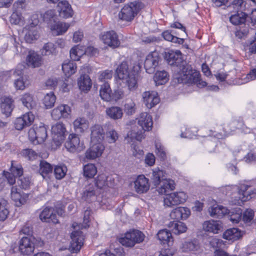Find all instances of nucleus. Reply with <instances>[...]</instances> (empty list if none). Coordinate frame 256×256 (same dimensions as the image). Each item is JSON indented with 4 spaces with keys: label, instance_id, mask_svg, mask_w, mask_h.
<instances>
[{
    "label": "nucleus",
    "instance_id": "obj_1",
    "mask_svg": "<svg viewBox=\"0 0 256 256\" xmlns=\"http://www.w3.org/2000/svg\"><path fill=\"white\" fill-rule=\"evenodd\" d=\"M138 124L140 127V130H137L133 128L127 134L128 142L129 140L132 142L134 140L141 141L144 138V131H149L152 130L153 122L152 117L148 112H142L138 118H137Z\"/></svg>",
    "mask_w": 256,
    "mask_h": 256
},
{
    "label": "nucleus",
    "instance_id": "obj_2",
    "mask_svg": "<svg viewBox=\"0 0 256 256\" xmlns=\"http://www.w3.org/2000/svg\"><path fill=\"white\" fill-rule=\"evenodd\" d=\"M174 79L178 83L196 84L199 88L206 86V82L200 79V74L192 70L190 66H184L179 74H176Z\"/></svg>",
    "mask_w": 256,
    "mask_h": 256
},
{
    "label": "nucleus",
    "instance_id": "obj_3",
    "mask_svg": "<svg viewBox=\"0 0 256 256\" xmlns=\"http://www.w3.org/2000/svg\"><path fill=\"white\" fill-rule=\"evenodd\" d=\"M116 74L118 79L128 87L129 90H134L137 87L136 75L130 72L126 62H123L118 66Z\"/></svg>",
    "mask_w": 256,
    "mask_h": 256
},
{
    "label": "nucleus",
    "instance_id": "obj_4",
    "mask_svg": "<svg viewBox=\"0 0 256 256\" xmlns=\"http://www.w3.org/2000/svg\"><path fill=\"white\" fill-rule=\"evenodd\" d=\"M43 244L40 238L24 236L19 242L18 250L23 255L28 256L34 252L35 247L42 246Z\"/></svg>",
    "mask_w": 256,
    "mask_h": 256
},
{
    "label": "nucleus",
    "instance_id": "obj_5",
    "mask_svg": "<svg viewBox=\"0 0 256 256\" xmlns=\"http://www.w3.org/2000/svg\"><path fill=\"white\" fill-rule=\"evenodd\" d=\"M144 7L143 4L138 1H134L125 4L118 14L120 19L130 22L134 19L140 10Z\"/></svg>",
    "mask_w": 256,
    "mask_h": 256
},
{
    "label": "nucleus",
    "instance_id": "obj_6",
    "mask_svg": "<svg viewBox=\"0 0 256 256\" xmlns=\"http://www.w3.org/2000/svg\"><path fill=\"white\" fill-rule=\"evenodd\" d=\"M144 234L138 230L128 232L124 236L118 238V242L126 247L132 248L136 244L142 242L144 239Z\"/></svg>",
    "mask_w": 256,
    "mask_h": 256
},
{
    "label": "nucleus",
    "instance_id": "obj_7",
    "mask_svg": "<svg viewBox=\"0 0 256 256\" xmlns=\"http://www.w3.org/2000/svg\"><path fill=\"white\" fill-rule=\"evenodd\" d=\"M47 136L46 128L42 123L39 126L34 125L28 131L29 139L34 144L44 142Z\"/></svg>",
    "mask_w": 256,
    "mask_h": 256
},
{
    "label": "nucleus",
    "instance_id": "obj_8",
    "mask_svg": "<svg viewBox=\"0 0 256 256\" xmlns=\"http://www.w3.org/2000/svg\"><path fill=\"white\" fill-rule=\"evenodd\" d=\"M238 199L234 202L235 204H240L242 202H246L256 196V188L250 186L242 184L238 192Z\"/></svg>",
    "mask_w": 256,
    "mask_h": 256
},
{
    "label": "nucleus",
    "instance_id": "obj_9",
    "mask_svg": "<svg viewBox=\"0 0 256 256\" xmlns=\"http://www.w3.org/2000/svg\"><path fill=\"white\" fill-rule=\"evenodd\" d=\"M100 38L104 44L112 48L118 47L120 44L118 34L114 30L101 33L100 35Z\"/></svg>",
    "mask_w": 256,
    "mask_h": 256
},
{
    "label": "nucleus",
    "instance_id": "obj_10",
    "mask_svg": "<svg viewBox=\"0 0 256 256\" xmlns=\"http://www.w3.org/2000/svg\"><path fill=\"white\" fill-rule=\"evenodd\" d=\"M160 57L158 52L154 51L148 54L145 60L144 66L146 72L154 73L158 66Z\"/></svg>",
    "mask_w": 256,
    "mask_h": 256
},
{
    "label": "nucleus",
    "instance_id": "obj_11",
    "mask_svg": "<svg viewBox=\"0 0 256 256\" xmlns=\"http://www.w3.org/2000/svg\"><path fill=\"white\" fill-rule=\"evenodd\" d=\"M187 198L186 194L183 192L171 193L164 199V205L172 206L184 202Z\"/></svg>",
    "mask_w": 256,
    "mask_h": 256
},
{
    "label": "nucleus",
    "instance_id": "obj_12",
    "mask_svg": "<svg viewBox=\"0 0 256 256\" xmlns=\"http://www.w3.org/2000/svg\"><path fill=\"white\" fill-rule=\"evenodd\" d=\"M65 146L71 152H78L84 148V144L80 142V138L75 134H70L65 143Z\"/></svg>",
    "mask_w": 256,
    "mask_h": 256
},
{
    "label": "nucleus",
    "instance_id": "obj_13",
    "mask_svg": "<svg viewBox=\"0 0 256 256\" xmlns=\"http://www.w3.org/2000/svg\"><path fill=\"white\" fill-rule=\"evenodd\" d=\"M52 139L56 144H60L66 136V129L62 122H58L52 128Z\"/></svg>",
    "mask_w": 256,
    "mask_h": 256
},
{
    "label": "nucleus",
    "instance_id": "obj_14",
    "mask_svg": "<svg viewBox=\"0 0 256 256\" xmlns=\"http://www.w3.org/2000/svg\"><path fill=\"white\" fill-rule=\"evenodd\" d=\"M91 144V146L85 152V156L87 159L94 160L102 154L104 147L102 142Z\"/></svg>",
    "mask_w": 256,
    "mask_h": 256
},
{
    "label": "nucleus",
    "instance_id": "obj_15",
    "mask_svg": "<svg viewBox=\"0 0 256 256\" xmlns=\"http://www.w3.org/2000/svg\"><path fill=\"white\" fill-rule=\"evenodd\" d=\"M34 120V116L32 112H28L22 116L18 118L14 121L15 128L22 130L24 128L32 124Z\"/></svg>",
    "mask_w": 256,
    "mask_h": 256
},
{
    "label": "nucleus",
    "instance_id": "obj_16",
    "mask_svg": "<svg viewBox=\"0 0 256 256\" xmlns=\"http://www.w3.org/2000/svg\"><path fill=\"white\" fill-rule=\"evenodd\" d=\"M71 112V108L68 105L62 104L54 108L51 112L52 118L54 120L68 118Z\"/></svg>",
    "mask_w": 256,
    "mask_h": 256
},
{
    "label": "nucleus",
    "instance_id": "obj_17",
    "mask_svg": "<svg viewBox=\"0 0 256 256\" xmlns=\"http://www.w3.org/2000/svg\"><path fill=\"white\" fill-rule=\"evenodd\" d=\"M72 240L70 242V248L74 252H78L83 244L84 236L80 230H76L72 232L70 234Z\"/></svg>",
    "mask_w": 256,
    "mask_h": 256
},
{
    "label": "nucleus",
    "instance_id": "obj_18",
    "mask_svg": "<svg viewBox=\"0 0 256 256\" xmlns=\"http://www.w3.org/2000/svg\"><path fill=\"white\" fill-rule=\"evenodd\" d=\"M10 194L11 198L15 202L16 206L24 204L28 196V194L22 192L21 190L16 186H12Z\"/></svg>",
    "mask_w": 256,
    "mask_h": 256
},
{
    "label": "nucleus",
    "instance_id": "obj_19",
    "mask_svg": "<svg viewBox=\"0 0 256 256\" xmlns=\"http://www.w3.org/2000/svg\"><path fill=\"white\" fill-rule=\"evenodd\" d=\"M150 186L148 179L144 175L138 176L134 182V190L139 194L147 192Z\"/></svg>",
    "mask_w": 256,
    "mask_h": 256
},
{
    "label": "nucleus",
    "instance_id": "obj_20",
    "mask_svg": "<svg viewBox=\"0 0 256 256\" xmlns=\"http://www.w3.org/2000/svg\"><path fill=\"white\" fill-rule=\"evenodd\" d=\"M91 143L102 142L104 138L105 132L102 126L99 124H95L90 128Z\"/></svg>",
    "mask_w": 256,
    "mask_h": 256
},
{
    "label": "nucleus",
    "instance_id": "obj_21",
    "mask_svg": "<svg viewBox=\"0 0 256 256\" xmlns=\"http://www.w3.org/2000/svg\"><path fill=\"white\" fill-rule=\"evenodd\" d=\"M164 58L168 63L172 66L178 67L182 62V54L180 50L166 52Z\"/></svg>",
    "mask_w": 256,
    "mask_h": 256
},
{
    "label": "nucleus",
    "instance_id": "obj_22",
    "mask_svg": "<svg viewBox=\"0 0 256 256\" xmlns=\"http://www.w3.org/2000/svg\"><path fill=\"white\" fill-rule=\"evenodd\" d=\"M142 98L144 102L148 108H152L160 102L157 93L154 91L144 92L142 94Z\"/></svg>",
    "mask_w": 256,
    "mask_h": 256
},
{
    "label": "nucleus",
    "instance_id": "obj_23",
    "mask_svg": "<svg viewBox=\"0 0 256 256\" xmlns=\"http://www.w3.org/2000/svg\"><path fill=\"white\" fill-rule=\"evenodd\" d=\"M58 8L60 17L67 18L72 16L73 10L68 1L62 0L59 2L58 4Z\"/></svg>",
    "mask_w": 256,
    "mask_h": 256
},
{
    "label": "nucleus",
    "instance_id": "obj_24",
    "mask_svg": "<svg viewBox=\"0 0 256 256\" xmlns=\"http://www.w3.org/2000/svg\"><path fill=\"white\" fill-rule=\"evenodd\" d=\"M26 62L28 66L35 68L42 65V60L40 54L34 51H30L26 56Z\"/></svg>",
    "mask_w": 256,
    "mask_h": 256
},
{
    "label": "nucleus",
    "instance_id": "obj_25",
    "mask_svg": "<svg viewBox=\"0 0 256 256\" xmlns=\"http://www.w3.org/2000/svg\"><path fill=\"white\" fill-rule=\"evenodd\" d=\"M54 210L52 208H46L40 214V218L42 222L58 223L56 215L54 212Z\"/></svg>",
    "mask_w": 256,
    "mask_h": 256
},
{
    "label": "nucleus",
    "instance_id": "obj_26",
    "mask_svg": "<svg viewBox=\"0 0 256 256\" xmlns=\"http://www.w3.org/2000/svg\"><path fill=\"white\" fill-rule=\"evenodd\" d=\"M190 214V210L185 207H178L171 212L170 216L172 219L179 220L186 219Z\"/></svg>",
    "mask_w": 256,
    "mask_h": 256
},
{
    "label": "nucleus",
    "instance_id": "obj_27",
    "mask_svg": "<svg viewBox=\"0 0 256 256\" xmlns=\"http://www.w3.org/2000/svg\"><path fill=\"white\" fill-rule=\"evenodd\" d=\"M160 186L158 188V192L160 194L168 195V193L174 190L175 184L173 180L170 179H162L159 184Z\"/></svg>",
    "mask_w": 256,
    "mask_h": 256
},
{
    "label": "nucleus",
    "instance_id": "obj_28",
    "mask_svg": "<svg viewBox=\"0 0 256 256\" xmlns=\"http://www.w3.org/2000/svg\"><path fill=\"white\" fill-rule=\"evenodd\" d=\"M202 228L206 232L218 234L222 226L220 221L210 220L204 222L202 224Z\"/></svg>",
    "mask_w": 256,
    "mask_h": 256
},
{
    "label": "nucleus",
    "instance_id": "obj_29",
    "mask_svg": "<svg viewBox=\"0 0 256 256\" xmlns=\"http://www.w3.org/2000/svg\"><path fill=\"white\" fill-rule=\"evenodd\" d=\"M228 210L222 206L214 205L208 208L210 216L214 218H222L228 213Z\"/></svg>",
    "mask_w": 256,
    "mask_h": 256
},
{
    "label": "nucleus",
    "instance_id": "obj_30",
    "mask_svg": "<svg viewBox=\"0 0 256 256\" xmlns=\"http://www.w3.org/2000/svg\"><path fill=\"white\" fill-rule=\"evenodd\" d=\"M168 228L172 232L176 235L184 233L187 230L186 225L179 221L170 222L168 224Z\"/></svg>",
    "mask_w": 256,
    "mask_h": 256
},
{
    "label": "nucleus",
    "instance_id": "obj_31",
    "mask_svg": "<svg viewBox=\"0 0 256 256\" xmlns=\"http://www.w3.org/2000/svg\"><path fill=\"white\" fill-rule=\"evenodd\" d=\"M73 125L76 132L82 133L88 128L89 122L86 118L78 117L74 121Z\"/></svg>",
    "mask_w": 256,
    "mask_h": 256
},
{
    "label": "nucleus",
    "instance_id": "obj_32",
    "mask_svg": "<svg viewBox=\"0 0 256 256\" xmlns=\"http://www.w3.org/2000/svg\"><path fill=\"white\" fill-rule=\"evenodd\" d=\"M170 232V230L164 229L160 230L157 234L158 240L164 244H167L168 247L173 244V238Z\"/></svg>",
    "mask_w": 256,
    "mask_h": 256
},
{
    "label": "nucleus",
    "instance_id": "obj_33",
    "mask_svg": "<svg viewBox=\"0 0 256 256\" xmlns=\"http://www.w3.org/2000/svg\"><path fill=\"white\" fill-rule=\"evenodd\" d=\"M0 106L2 113L8 116L14 108L13 100L10 97L2 98Z\"/></svg>",
    "mask_w": 256,
    "mask_h": 256
},
{
    "label": "nucleus",
    "instance_id": "obj_34",
    "mask_svg": "<svg viewBox=\"0 0 256 256\" xmlns=\"http://www.w3.org/2000/svg\"><path fill=\"white\" fill-rule=\"evenodd\" d=\"M78 84L80 89L84 92L89 91L92 86V80L87 74L80 76L78 80Z\"/></svg>",
    "mask_w": 256,
    "mask_h": 256
},
{
    "label": "nucleus",
    "instance_id": "obj_35",
    "mask_svg": "<svg viewBox=\"0 0 256 256\" xmlns=\"http://www.w3.org/2000/svg\"><path fill=\"white\" fill-rule=\"evenodd\" d=\"M100 96L102 99L106 102L112 100V91L108 82H105L100 85Z\"/></svg>",
    "mask_w": 256,
    "mask_h": 256
},
{
    "label": "nucleus",
    "instance_id": "obj_36",
    "mask_svg": "<svg viewBox=\"0 0 256 256\" xmlns=\"http://www.w3.org/2000/svg\"><path fill=\"white\" fill-rule=\"evenodd\" d=\"M108 117L114 120L120 119L123 116V112L121 108L116 106L107 108L106 110Z\"/></svg>",
    "mask_w": 256,
    "mask_h": 256
},
{
    "label": "nucleus",
    "instance_id": "obj_37",
    "mask_svg": "<svg viewBox=\"0 0 256 256\" xmlns=\"http://www.w3.org/2000/svg\"><path fill=\"white\" fill-rule=\"evenodd\" d=\"M200 248V243L196 239L186 241L182 244V250L184 252H198Z\"/></svg>",
    "mask_w": 256,
    "mask_h": 256
},
{
    "label": "nucleus",
    "instance_id": "obj_38",
    "mask_svg": "<svg viewBox=\"0 0 256 256\" xmlns=\"http://www.w3.org/2000/svg\"><path fill=\"white\" fill-rule=\"evenodd\" d=\"M40 18L42 20L46 22L50 27L57 21V17L54 10H50L46 12L44 14H40Z\"/></svg>",
    "mask_w": 256,
    "mask_h": 256
},
{
    "label": "nucleus",
    "instance_id": "obj_39",
    "mask_svg": "<svg viewBox=\"0 0 256 256\" xmlns=\"http://www.w3.org/2000/svg\"><path fill=\"white\" fill-rule=\"evenodd\" d=\"M174 30H166L162 34V37L166 40L178 44H182L184 42V38H180L174 35Z\"/></svg>",
    "mask_w": 256,
    "mask_h": 256
},
{
    "label": "nucleus",
    "instance_id": "obj_40",
    "mask_svg": "<svg viewBox=\"0 0 256 256\" xmlns=\"http://www.w3.org/2000/svg\"><path fill=\"white\" fill-rule=\"evenodd\" d=\"M111 179L110 177L107 176L104 174H100L95 180V184L99 188H102L106 186L111 187L112 184L109 183Z\"/></svg>",
    "mask_w": 256,
    "mask_h": 256
},
{
    "label": "nucleus",
    "instance_id": "obj_41",
    "mask_svg": "<svg viewBox=\"0 0 256 256\" xmlns=\"http://www.w3.org/2000/svg\"><path fill=\"white\" fill-rule=\"evenodd\" d=\"M20 100L22 104L28 110L33 108L36 106L34 96L30 93H26L22 95Z\"/></svg>",
    "mask_w": 256,
    "mask_h": 256
},
{
    "label": "nucleus",
    "instance_id": "obj_42",
    "mask_svg": "<svg viewBox=\"0 0 256 256\" xmlns=\"http://www.w3.org/2000/svg\"><path fill=\"white\" fill-rule=\"evenodd\" d=\"M241 232L236 228L227 230L223 234V238L228 240H236L241 237Z\"/></svg>",
    "mask_w": 256,
    "mask_h": 256
},
{
    "label": "nucleus",
    "instance_id": "obj_43",
    "mask_svg": "<svg viewBox=\"0 0 256 256\" xmlns=\"http://www.w3.org/2000/svg\"><path fill=\"white\" fill-rule=\"evenodd\" d=\"M69 27L70 25L68 24L56 21L53 24H51L50 28L52 31L56 32L57 35H60L66 32Z\"/></svg>",
    "mask_w": 256,
    "mask_h": 256
},
{
    "label": "nucleus",
    "instance_id": "obj_44",
    "mask_svg": "<svg viewBox=\"0 0 256 256\" xmlns=\"http://www.w3.org/2000/svg\"><path fill=\"white\" fill-rule=\"evenodd\" d=\"M247 18V14L242 12H238L236 14L232 15L230 18V20L234 25L244 24Z\"/></svg>",
    "mask_w": 256,
    "mask_h": 256
},
{
    "label": "nucleus",
    "instance_id": "obj_45",
    "mask_svg": "<svg viewBox=\"0 0 256 256\" xmlns=\"http://www.w3.org/2000/svg\"><path fill=\"white\" fill-rule=\"evenodd\" d=\"M154 78L156 86L164 84L168 80V73L164 70L157 72Z\"/></svg>",
    "mask_w": 256,
    "mask_h": 256
},
{
    "label": "nucleus",
    "instance_id": "obj_46",
    "mask_svg": "<svg viewBox=\"0 0 256 256\" xmlns=\"http://www.w3.org/2000/svg\"><path fill=\"white\" fill-rule=\"evenodd\" d=\"M76 64L72 61L64 63L62 65V70L67 76L74 74L76 72Z\"/></svg>",
    "mask_w": 256,
    "mask_h": 256
},
{
    "label": "nucleus",
    "instance_id": "obj_47",
    "mask_svg": "<svg viewBox=\"0 0 256 256\" xmlns=\"http://www.w3.org/2000/svg\"><path fill=\"white\" fill-rule=\"evenodd\" d=\"M230 220L234 224H238L242 218V210L240 208H236L231 211L228 210Z\"/></svg>",
    "mask_w": 256,
    "mask_h": 256
},
{
    "label": "nucleus",
    "instance_id": "obj_48",
    "mask_svg": "<svg viewBox=\"0 0 256 256\" xmlns=\"http://www.w3.org/2000/svg\"><path fill=\"white\" fill-rule=\"evenodd\" d=\"M8 214V203L6 200L2 198L0 200V220H6Z\"/></svg>",
    "mask_w": 256,
    "mask_h": 256
},
{
    "label": "nucleus",
    "instance_id": "obj_49",
    "mask_svg": "<svg viewBox=\"0 0 256 256\" xmlns=\"http://www.w3.org/2000/svg\"><path fill=\"white\" fill-rule=\"evenodd\" d=\"M84 175L85 177L92 178L97 172V169L94 164H88L83 168Z\"/></svg>",
    "mask_w": 256,
    "mask_h": 256
},
{
    "label": "nucleus",
    "instance_id": "obj_50",
    "mask_svg": "<svg viewBox=\"0 0 256 256\" xmlns=\"http://www.w3.org/2000/svg\"><path fill=\"white\" fill-rule=\"evenodd\" d=\"M52 171V166L50 164L44 160L40 162L39 172L43 178H44L48 174L51 173Z\"/></svg>",
    "mask_w": 256,
    "mask_h": 256
},
{
    "label": "nucleus",
    "instance_id": "obj_51",
    "mask_svg": "<svg viewBox=\"0 0 256 256\" xmlns=\"http://www.w3.org/2000/svg\"><path fill=\"white\" fill-rule=\"evenodd\" d=\"M164 172L159 169V168H156L153 170L152 179V182L154 186H158L160 182L163 178Z\"/></svg>",
    "mask_w": 256,
    "mask_h": 256
},
{
    "label": "nucleus",
    "instance_id": "obj_52",
    "mask_svg": "<svg viewBox=\"0 0 256 256\" xmlns=\"http://www.w3.org/2000/svg\"><path fill=\"white\" fill-rule=\"evenodd\" d=\"M56 97L52 92L47 94L44 97L43 103L46 108H50L54 106Z\"/></svg>",
    "mask_w": 256,
    "mask_h": 256
},
{
    "label": "nucleus",
    "instance_id": "obj_53",
    "mask_svg": "<svg viewBox=\"0 0 256 256\" xmlns=\"http://www.w3.org/2000/svg\"><path fill=\"white\" fill-rule=\"evenodd\" d=\"M155 152L157 156L161 160H164L166 158V154L164 146L160 142H156L155 143Z\"/></svg>",
    "mask_w": 256,
    "mask_h": 256
},
{
    "label": "nucleus",
    "instance_id": "obj_54",
    "mask_svg": "<svg viewBox=\"0 0 256 256\" xmlns=\"http://www.w3.org/2000/svg\"><path fill=\"white\" fill-rule=\"evenodd\" d=\"M67 168L64 165L56 166L54 168V174L58 180H61L64 178L67 172Z\"/></svg>",
    "mask_w": 256,
    "mask_h": 256
},
{
    "label": "nucleus",
    "instance_id": "obj_55",
    "mask_svg": "<svg viewBox=\"0 0 256 256\" xmlns=\"http://www.w3.org/2000/svg\"><path fill=\"white\" fill-rule=\"evenodd\" d=\"M20 154L30 160H36L38 156V154L31 148L22 150L20 152Z\"/></svg>",
    "mask_w": 256,
    "mask_h": 256
},
{
    "label": "nucleus",
    "instance_id": "obj_56",
    "mask_svg": "<svg viewBox=\"0 0 256 256\" xmlns=\"http://www.w3.org/2000/svg\"><path fill=\"white\" fill-rule=\"evenodd\" d=\"M95 196V192L93 185L90 184L85 188V190L84 191L82 198L87 202H90V198Z\"/></svg>",
    "mask_w": 256,
    "mask_h": 256
},
{
    "label": "nucleus",
    "instance_id": "obj_57",
    "mask_svg": "<svg viewBox=\"0 0 256 256\" xmlns=\"http://www.w3.org/2000/svg\"><path fill=\"white\" fill-rule=\"evenodd\" d=\"M136 103L132 100L128 102L124 105V110L128 116L133 115L136 112Z\"/></svg>",
    "mask_w": 256,
    "mask_h": 256
},
{
    "label": "nucleus",
    "instance_id": "obj_58",
    "mask_svg": "<svg viewBox=\"0 0 256 256\" xmlns=\"http://www.w3.org/2000/svg\"><path fill=\"white\" fill-rule=\"evenodd\" d=\"M10 171L16 176L20 177L23 174V168L21 164H16L14 161H12V165Z\"/></svg>",
    "mask_w": 256,
    "mask_h": 256
},
{
    "label": "nucleus",
    "instance_id": "obj_59",
    "mask_svg": "<svg viewBox=\"0 0 256 256\" xmlns=\"http://www.w3.org/2000/svg\"><path fill=\"white\" fill-rule=\"evenodd\" d=\"M98 80L99 82H101L104 83L105 82H108L107 80H108L110 79L113 74V72L112 70H106L101 72H100L98 74Z\"/></svg>",
    "mask_w": 256,
    "mask_h": 256
},
{
    "label": "nucleus",
    "instance_id": "obj_60",
    "mask_svg": "<svg viewBox=\"0 0 256 256\" xmlns=\"http://www.w3.org/2000/svg\"><path fill=\"white\" fill-rule=\"evenodd\" d=\"M56 50L54 44L52 42H48L46 44L42 49L41 52L42 55L49 56L52 54Z\"/></svg>",
    "mask_w": 256,
    "mask_h": 256
},
{
    "label": "nucleus",
    "instance_id": "obj_61",
    "mask_svg": "<svg viewBox=\"0 0 256 256\" xmlns=\"http://www.w3.org/2000/svg\"><path fill=\"white\" fill-rule=\"evenodd\" d=\"M172 27L178 30V31L174 30V34L182 36V38L187 36L186 32V28L184 26L180 23L178 22H176L172 25Z\"/></svg>",
    "mask_w": 256,
    "mask_h": 256
},
{
    "label": "nucleus",
    "instance_id": "obj_62",
    "mask_svg": "<svg viewBox=\"0 0 256 256\" xmlns=\"http://www.w3.org/2000/svg\"><path fill=\"white\" fill-rule=\"evenodd\" d=\"M254 212L252 209H246L243 213L242 220L244 223L250 224L254 220Z\"/></svg>",
    "mask_w": 256,
    "mask_h": 256
},
{
    "label": "nucleus",
    "instance_id": "obj_63",
    "mask_svg": "<svg viewBox=\"0 0 256 256\" xmlns=\"http://www.w3.org/2000/svg\"><path fill=\"white\" fill-rule=\"evenodd\" d=\"M10 22L14 24H20L23 22V17L20 12H13L10 17Z\"/></svg>",
    "mask_w": 256,
    "mask_h": 256
},
{
    "label": "nucleus",
    "instance_id": "obj_64",
    "mask_svg": "<svg viewBox=\"0 0 256 256\" xmlns=\"http://www.w3.org/2000/svg\"><path fill=\"white\" fill-rule=\"evenodd\" d=\"M22 72L20 70H18V72H14L13 75L14 76L16 75L20 76L18 78L15 80L14 84L16 89L22 90L25 88V84L22 77L20 76Z\"/></svg>",
    "mask_w": 256,
    "mask_h": 256
}]
</instances>
